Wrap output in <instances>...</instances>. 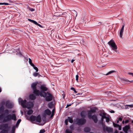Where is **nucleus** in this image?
Instances as JSON below:
<instances>
[{
    "label": "nucleus",
    "instance_id": "obj_1",
    "mask_svg": "<svg viewBox=\"0 0 133 133\" xmlns=\"http://www.w3.org/2000/svg\"><path fill=\"white\" fill-rule=\"evenodd\" d=\"M18 101L19 103L21 104L23 108H26L28 109H30L27 111V113L28 115H30L32 113L33 111L31 109L33 107V102H29L26 103L27 101L26 99L23 100L21 98H18Z\"/></svg>",
    "mask_w": 133,
    "mask_h": 133
},
{
    "label": "nucleus",
    "instance_id": "obj_2",
    "mask_svg": "<svg viewBox=\"0 0 133 133\" xmlns=\"http://www.w3.org/2000/svg\"><path fill=\"white\" fill-rule=\"evenodd\" d=\"M38 83V82L34 83V94H35L37 96L40 95L41 97H45L46 96V94L45 92L40 91L39 90H36V86Z\"/></svg>",
    "mask_w": 133,
    "mask_h": 133
},
{
    "label": "nucleus",
    "instance_id": "obj_3",
    "mask_svg": "<svg viewBox=\"0 0 133 133\" xmlns=\"http://www.w3.org/2000/svg\"><path fill=\"white\" fill-rule=\"evenodd\" d=\"M6 116L5 118L3 120V122L6 123L10 121L11 120H13L14 121L17 120L15 114H13L12 115L9 114H6Z\"/></svg>",
    "mask_w": 133,
    "mask_h": 133
},
{
    "label": "nucleus",
    "instance_id": "obj_4",
    "mask_svg": "<svg viewBox=\"0 0 133 133\" xmlns=\"http://www.w3.org/2000/svg\"><path fill=\"white\" fill-rule=\"evenodd\" d=\"M8 123H5L0 125V129L2 130L0 133H8L9 127Z\"/></svg>",
    "mask_w": 133,
    "mask_h": 133
},
{
    "label": "nucleus",
    "instance_id": "obj_5",
    "mask_svg": "<svg viewBox=\"0 0 133 133\" xmlns=\"http://www.w3.org/2000/svg\"><path fill=\"white\" fill-rule=\"evenodd\" d=\"M76 124L78 125H82L84 124L86 122V119L83 118H81L79 119L77 118L74 121Z\"/></svg>",
    "mask_w": 133,
    "mask_h": 133
},
{
    "label": "nucleus",
    "instance_id": "obj_6",
    "mask_svg": "<svg viewBox=\"0 0 133 133\" xmlns=\"http://www.w3.org/2000/svg\"><path fill=\"white\" fill-rule=\"evenodd\" d=\"M108 44L112 47L113 50L116 51V50L117 49V47L113 40H111L108 42Z\"/></svg>",
    "mask_w": 133,
    "mask_h": 133
},
{
    "label": "nucleus",
    "instance_id": "obj_7",
    "mask_svg": "<svg viewBox=\"0 0 133 133\" xmlns=\"http://www.w3.org/2000/svg\"><path fill=\"white\" fill-rule=\"evenodd\" d=\"M46 96L45 97V100L47 101H51L52 99L53 96L52 95L48 92H46Z\"/></svg>",
    "mask_w": 133,
    "mask_h": 133
},
{
    "label": "nucleus",
    "instance_id": "obj_8",
    "mask_svg": "<svg viewBox=\"0 0 133 133\" xmlns=\"http://www.w3.org/2000/svg\"><path fill=\"white\" fill-rule=\"evenodd\" d=\"M103 129L104 132L106 131L108 132H112L113 131V129L112 128L110 127H108L106 126L105 125L103 126Z\"/></svg>",
    "mask_w": 133,
    "mask_h": 133
},
{
    "label": "nucleus",
    "instance_id": "obj_9",
    "mask_svg": "<svg viewBox=\"0 0 133 133\" xmlns=\"http://www.w3.org/2000/svg\"><path fill=\"white\" fill-rule=\"evenodd\" d=\"M9 113V111L7 109H6L4 111V112L3 113H1L0 115V120H1L3 118L4 119V115L6 114H8Z\"/></svg>",
    "mask_w": 133,
    "mask_h": 133
},
{
    "label": "nucleus",
    "instance_id": "obj_10",
    "mask_svg": "<svg viewBox=\"0 0 133 133\" xmlns=\"http://www.w3.org/2000/svg\"><path fill=\"white\" fill-rule=\"evenodd\" d=\"M5 106L7 108L11 109L13 107V105L11 103L9 102L6 101L5 104Z\"/></svg>",
    "mask_w": 133,
    "mask_h": 133
},
{
    "label": "nucleus",
    "instance_id": "obj_11",
    "mask_svg": "<svg viewBox=\"0 0 133 133\" xmlns=\"http://www.w3.org/2000/svg\"><path fill=\"white\" fill-rule=\"evenodd\" d=\"M90 118H91L92 119L94 123H96L98 121V119L97 118V116L94 114Z\"/></svg>",
    "mask_w": 133,
    "mask_h": 133
},
{
    "label": "nucleus",
    "instance_id": "obj_12",
    "mask_svg": "<svg viewBox=\"0 0 133 133\" xmlns=\"http://www.w3.org/2000/svg\"><path fill=\"white\" fill-rule=\"evenodd\" d=\"M130 129V126L129 125H126L123 128V129L125 133H128V131Z\"/></svg>",
    "mask_w": 133,
    "mask_h": 133
},
{
    "label": "nucleus",
    "instance_id": "obj_13",
    "mask_svg": "<svg viewBox=\"0 0 133 133\" xmlns=\"http://www.w3.org/2000/svg\"><path fill=\"white\" fill-rule=\"evenodd\" d=\"M125 26V24H123L122 25V27L121 29L119 32V36L120 38H122L123 35V33L124 30V29Z\"/></svg>",
    "mask_w": 133,
    "mask_h": 133
},
{
    "label": "nucleus",
    "instance_id": "obj_14",
    "mask_svg": "<svg viewBox=\"0 0 133 133\" xmlns=\"http://www.w3.org/2000/svg\"><path fill=\"white\" fill-rule=\"evenodd\" d=\"M99 115L102 117V118L103 119L106 118H107V117L106 116V113L103 111V112H101L100 114H99Z\"/></svg>",
    "mask_w": 133,
    "mask_h": 133
},
{
    "label": "nucleus",
    "instance_id": "obj_15",
    "mask_svg": "<svg viewBox=\"0 0 133 133\" xmlns=\"http://www.w3.org/2000/svg\"><path fill=\"white\" fill-rule=\"evenodd\" d=\"M40 89L42 90L41 91L44 92L47 91L48 89V88L44 85H41Z\"/></svg>",
    "mask_w": 133,
    "mask_h": 133
},
{
    "label": "nucleus",
    "instance_id": "obj_16",
    "mask_svg": "<svg viewBox=\"0 0 133 133\" xmlns=\"http://www.w3.org/2000/svg\"><path fill=\"white\" fill-rule=\"evenodd\" d=\"M44 114L48 115H50L51 114V111L48 109L45 110L44 111Z\"/></svg>",
    "mask_w": 133,
    "mask_h": 133
},
{
    "label": "nucleus",
    "instance_id": "obj_17",
    "mask_svg": "<svg viewBox=\"0 0 133 133\" xmlns=\"http://www.w3.org/2000/svg\"><path fill=\"white\" fill-rule=\"evenodd\" d=\"M26 119L31 121V123H33V115H32L30 117H27Z\"/></svg>",
    "mask_w": 133,
    "mask_h": 133
},
{
    "label": "nucleus",
    "instance_id": "obj_18",
    "mask_svg": "<svg viewBox=\"0 0 133 133\" xmlns=\"http://www.w3.org/2000/svg\"><path fill=\"white\" fill-rule=\"evenodd\" d=\"M34 76L35 77H38L39 78L40 77H42V76L40 74L39 72H34Z\"/></svg>",
    "mask_w": 133,
    "mask_h": 133
},
{
    "label": "nucleus",
    "instance_id": "obj_19",
    "mask_svg": "<svg viewBox=\"0 0 133 133\" xmlns=\"http://www.w3.org/2000/svg\"><path fill=\"white\" fill-rule=\"evenodd\" d=\"M133 108V104L131 105H126L125 106V108L126 109H128L130 108Z\"/></svg>",
    "mask_w": 133,
    "mask_h": 133
},
{
    "label": "nucleus",
    "instance_id": "obj_20",
    "mask_svg": "<svg viewBox=\"0 0 133 133\" xmlns=\"http://www.w3.org/2000/svg\"><path fill=\"white\" fill-rule=\"evenodd\" d=\"M98 109L96 107H94L91 109L90 110L91 112L92 113L96 112V110Z\"/></svg>",
    "mask_w": 133,
    "mask_h": 133
},
{
    "label": "nucleus",
    "instance_id": "obj_21",
    "mask_svg": "<svg viewBox=\"0 0 133 133\" xmlns=\"http://www.w3.org/2000/svg\"><path fill=\"white\" fill-rule=\"evenodd\" d=\"M72 15L76 17L77 16V12L74 10L72 11Z\"/></svg>",
    "mask_w": 133,
    "mask_h": 133
},
{
    "label": "nucleus",
    "instance_id": "obj_22",
    "mask_svg": "<svg viewBox=\"0 0 133 133\" xmlns=\"http://www.w3.org/2000/svg\"><path fill=\"white\" fill-rule=\"evenodd\" d=\"M90 130V128L88 127H86L84 129V131L86 132H89Z\"/></svg>",
    "mask_w": 133,
    "mask_h": 133
},
{
    "label": "nucleus",
    "instance_id": "obj_23",
    "mask_svg": "<svg viewBox=\"0 0 133 133\" xmlns=\"http://www.w3.org/2000/svg\"><path fill=\"white\" fill-rule=\"evenodd\" d=\"M4 107L3 106H2L0 107V113H3V112H4Z\"/></svg>",
    "mask_w": 133,
    "mask_h": 133
},
{
    "label": "nucleus",
    "instance_id": "obj_24",
    "mask_svg": "<svg viewBox=\"0 0 133 133\" xmlns=\"http://www.w3.org/2000/svg\"><path fill=\"white\" fill-rule=\"evenodd\" d=\"M88 117L89 118H91V117L92 116V113L91 111L90 110H88Z\"/></svg>",
    "mask_w": 133,
    "mask_h": 133
},
{
    "label": "nucleus",
    "instance_id": "obj_25",
    "mask_svg": "<svg viewBox=\"0 0 133 133\" xmlns=\"http://www.w3.org/2000/svg\"><path fill=\"white\" fill-rule=\"evenodd\" d=\"M68 121L69 122L71 123H72L73 122V120L72 117H68Z\"/></svg>",
    "mask_w": 133,
    "mask_h": 133
},
{
    "label": "nucleus",
    "instance_id": "obj_26",
    "mask_svg": "<svg viewBox=\"0 0 133 133\" xmlns=\"http://www.w3.org/2000/svg\"><path fill=\"white\" fill-rule=\"evenodd\" d=\"M29 98L30 100H33V92L29 95Z\"/></svg>",
    "mask_w": 133,
    "mask_h": 133
},
{
    "label": "nucleus",
    "instance_id": "obj_27",
    "mask_svg": "<svg viewBox=\"0 0 133 133\" xmlns=\"http://www.w3.org/2000/svg\"><path fill=\"white\" fill-rule=\"evenodd\" d=\"M81 115L82 117L84 118L85 117V112L84 111H82L81 112Z\"/></svg>",
    "mask_w": 133,
    "mask_h": 133
},
{
    "label": "nucleus",
    "instance_id": "obj_28",
    "mask_svg": "<svg viewBox=\"0 0 133 133\" xmlns=\"http://www.w3.org/2000/svg\"><path fill=\"white\" fill-rule=\"evenodd\" d=\"M34 24H35L36 25V26H38L40 28H43L42 26L41 25L38 24L36 21L34 20Z\"/></svg>",
    "mask_w": 133,
    "mask_h": 133
},
{
    "label": "nucleus",
    "instance_id": "obj_29",
    "mask_svg": "<svg viewBox=\"0 0 133 133\" xmlns=\"http://www.w3.org/2000/svg\"><path fill=\"white\" fill-rule=\"evenodd\" d=\"M16 126L15 125L13 126L12 128L11 133H14L15 131Z\"/></svg>",
    "mask_w": 133,
    "mask_h": 133
},
{
    "label": "nucleus",
    "instance_id": "obj_30",
    "mask_svg": "<svg viewBox=\"0 0 133 133\" xmlns=\"http://www.w3.org/2000/svg\"><path fill=\"white\" fill-rule=\"evenodd\" d=\"M48 107L49 108H52L53 107V103L52 102H51L49 103L48 104Z\"/></svg>",
    "mask_w": 133,
    "mask_h": 133
},
{
    "label": "nucleus",
    "instance_id": "obj_31",
    "mask_svg": "<svg viewBox=\"0 0 133 133\" xmlns=\"http://www.w3.org/2000/svg\"><path fill=\"white\" fill-rule=\"evenodd\" d=\"M21 119H19L17 121V123L16 124V127H18V126L19 125L21 121Z\"/></svg>",
    "mask_w": 133,
    "mask_h": 133
},
{
    "label": "nucleus",
    "instance_id": "obj_32",
    "mask_svg": "<svg viewBox=\"0 0 133 133\" xmlns=\"http://www.w3.org/2000/svg\"><path fill=\"white\" fill-rule=\"evenodd\" d=\"M66 133H72V131L68 129H66L65 130Z\"/></svg>",
    "mask_w": 133,
    "mask_h": 133
},
{
    "label": "nucleus",
    "instance_id": "obj_33",
    "mask_svg": "<svg viewBox=\"0 0 133 133\" xmlns=\"http://www.w3.org/2000/svg\"><path fill=\"white\" fill-rule=\"evenodd\" d=\"M29 62L30 64L33 67V64L32 63V61L31 59L29 58Z\"/></svg>",
    "mask_w": 133,
    "mask_h": 133
},
{
    "label": "nucleus",
    "instance_id": "obj_34",
    "mask_svg": "<svg viewBox=\"0 0 133 133\" xmlns=\"http://www.w3.org/2000/svg\"><path fill=\"white\" fill-rule=\"evenodd\" d=\"M41 118L38 116L36 118V120L38 122L40 123L41 122Z\"/></svg>",
    "mask_w": 133,
    "mask_h": 133
},
{
    "label": "nucleus",
    "instance_id": "obj_35",
    "mask_svg": "<svg viewBox=\"0 0 133 133\" xmlns=\"http://www.w3.org/2000/svg\"><path fill=\"white\" fill-rule=\"evenodd\" d=\"M104 119H103L102 118H101V122L99 123L100 124H102V126L105 125L104 124L103 122Z\"/></svg>",
    "mask_w": 133,
    "mask_h": 133
},
{
    "label": "nucleus",
    "instance_id": "obj_36",
    "mask_svg": "<svg viewBox=\"0 0 133 133\" xmlns=\"http://www.w3.org/2000/svg\"><path fill=\"white\" fill-rule=\"evenodd\" d=\"M34 69L35 70V72H38L39 71L38 68L35 66L34 65Z\"/></svg>",
    "mask_w": 133,
    "mask_h": 133
},
{
    "label": "nucleus",
    "instance_id": "obj_37",
    "mask_svg": "<svg viewBox=\"0 0 133 133\" xmlns=\"http://www.w3.org/2000/svg\"><path fill=\"white\" fill-rule=\"evenodd\" d=\"M123 80L124 81V82L126 83H128L129 82H130V81L127 79H123Z\"/></svg>",
    "mask_w": 133,
    "mask_h": 133
},
{
    "label": "nucleus",
    "instance_id": "obj_38",
    "mask_svg": "<svg viewBox=\"0 0 133 133\" xmlns=\"http://www.w3.org/2000/svg\"><path fill=\"white\" fill-rule=\"evenodd\" d=\"M10 4L6 3H0V5H8Z\"/></svg>",
    "mask_w": 133,
    "mask_h": 133
},
{
    "label": "nucleus",
    "instance_id": "obj_39",
    "mask_svg": "<svg viewBox=\"0 0 133 133\" xmlns=\"http://www.w3.org/2000/svg\"><path fill=\"white\" fill-rule=\"evenodd\" d=\"M115 71L112 70V71H111L109 72L107 74H105L106 75H108L111 73H114L115 72Z\"/></svg>",
    "mask_w": 133,
    "mask_h": 133
},
{
    "label": "nucleus",
    "instance_id": "obj_40",
    "mask_svg": "<svg viewBox=\"0 0 133 133\" xmlns=\"http://www.w3.org/2000/svg\"><path fill=\"white\" fill-rule=\"evenodd\" d=\"M70 130L72 131L74 130V127L73 125H72L70 127Z\"/></svg>",
    "mask_w": 133,
    "mask_h": 133
},
{
    "label": "nucleus",
    "instance_id": "obj_41",
    "mask_svg": "<svg viewBox=\"0 0 133 133\" xmlns=\"http://www.w3.org/2000/svg\"><path fill=\"white\" fill-rule=\"evenodd\" d=\"M113 125L115 127L117 128L119 126V125L115 123L114 122L113 123Z\"/></svg>",
    "mask_w": 133,
    "mask_h": 133
},
{
    "label": "nucleus",
    "instance_id": "obj_42",
    "mask_svg": "<svg viewBox=\"0 0 133 133\" xmlns=\"http://www.w3.org/2000/svg\"><path fill=\"white\" fill-rule=\"evenodd\" d=\"M46 114L44 113L43 115V119L44 121H45L46 120Z\"/></svg>",
    "mask_w": 133,
    "mask_h": 133
},
{
    "label": "nucleus",
    "instance_id": "obj_43",
    "mask_svg": "<svg viewBox=\"0 0 133 133\" xmlns=\"http://www.w3.org/2000/svg\"><path fill=\"white\" fill-rule=\"evenodd\" d=\"M45 132V130L44 129H41L40 130L39 133H44Z\"/></svg>",
    "mask_w": 133,
    "mask_h": 133
},
{
    "label": "nucleus",
    "instance_id": "obj_44",
    "mask_svg": "<svg viewBox=\"0 0 133 133\" xmlns=\"http://www.w3.org/2000/svg\"><path fill=\"white\" fill-rule=\"evenodd\" d=\"M71 89L73 90L75 93H77V92L75 90V89L74 88L72 87L71 88Z\"/></svg>",
    "mask_w": 133,
    "mask_h": 133
},
{
    "label": "nucleus",
    "instance_id": "obj_45",
    "mask_svg": "<svg viewBox=\"0 0 133 133\" xmlns=\"http://www.w3.org/2000/svg\"><path fill=\"white\" fill-rule=\"evenodd\" d=\"M78 77H79V76L78 75H76V81H77V82H78Z\"/></svg>",
    "mask_w": 133,
    "mask_h": 133
},
{
    "label": "nucleus",
    "instance_id": "obj_46",
    "mask_svg": "<svg viewBox=\"0 0 133 133\" xmlns=\"http://www.w3.org/2000/svg\"><path fill=\"white\" fill-rule=\"evenodd\" d=\"M68 119H66L65 121V123L66 125H68Z\"/></svg>",
    "mask_w": 133,
    "mask_h": 133
},
{
    "label": "nucleus",
    "instance_id": "obj_47",
    "mask_svg": "<svg viewBox=\"0 0 133 133\" xmlns=\"http://www.w3.org/2000/svg\"><path fill=\"white\" fill-rule=\"evenodd\" d=\"M106 122L107 123L109 122L110 121L109 118L108 117H107V118H106Z\"/></svg>",
    "mask_w": 133,
    "mask_h": 133
},
{
    "label": "nucleus",
    "instance_id": "obj_48",
    "mask_svg": "<svg viewBox=\"0 0 133 133\" xmlns=\"http://www.w3.org/2000/svg\"><path fill=\"white\" fill-rule=\"evenodd\" d=\"M31 11H33V9L31 8L30 7H29L28 8Z\"/></svg>",
    "mask_w": 133,
    "mask_h": 133
},
{
    "label": "nucleus",
    "instance_id": "obj_49",
    "mask_svg": "<svg viewBox=\"0 0 133 133\" xmlns=\"http://www.w3.org/2000/svg\"><path fill=\"white\" fill-rule=\"evenodd\" d=\"M54 110V109H53L52 111V114L51 115V117H52L54 115V114L53 113V111Z\"/></svg>",
    "mask_w": 133,
    "mask_h": 133
},
{
    "label": "nucleus",
    "instance_id": "obj_50",
    "mask_svg": "<svg viewBox=\"0 0 133 133\" xmlns=\"http://www.w3.org/2000/svg\"><path fill=\"white\" fill-rule=\"evenodd\" d=\"M128 74L129 75H131L132 76H133V73L131 72H128Z\"/></svg>",
    "mask_w": 133,
    "mask_h": 133
},
{
    "label": "nucleus",
    "instance_id": "obj_51",
    "mask_svg": "<svg viewBox=\"0 0 133 133\" xmlns=\"http://www.w3.org/2000/svg\"><path fill=\"white\" fill-rule=\"evenodd\" d=\"M122 118L121 117H119L118 118V120L119 121H122Z\"/></svg>",
    "mask_w": 133,
    "mask_h": 133
},
{
    "label": "nucleus",
    "instance_id": "obj_52",
    "mask_svg": "<svg viewBox=\"0 0 133 133\" xmlns=\"http://www.w3.org/2000/svg\"><path fill=\"white\" fill-rule=\"evenodd\" d=\"M28 20L29 21H30L32 23H33V20L31 19H28Z\"/></svg>",
    "mask_w": 133,
    "mask_h": 133
},
{
    "label": "nucleus",
    "instance_id": "obj_53",
    "mask_svg": "<svg viewBox=\"0 0 133 133\" xmlns=\"http://www.w3.org/2000/svg\"><path fill=\"white\" fill-rule=\"evenodd\" d=\"M118 127V129L119 130H121L122 128L121 126L119 125V126Z\"/></svg>",
    "mask_w": 133,
    "mask_h": 133
},
{
    "label": "nucleus",
    "instance_id": "obj_54",
    "mask_svg": "<svg viewBox=\"0 0 133 133\" xmlns=\"http://www.w3.org/2000/svg\"><path fill=\"white\" fill-rule=\"evenodd\" d=\"M31 87L32 89L33 90V83L31 84Z\"/></svg>",
    "mask_w": 133,
    "mask_h": 133
},
{
    "label": "nucleus",
    "instance_id": "obj_55",
    "mask_svg": "<svg viewBox=\"0 0 133 133\" xmlns=\"http://www.w3.org/2000/svg\"><path fill=\"white\" fill-rule=\"evenodd\" d=\"M71 104H67L66 108H67L71 106Z\"/></svg>",
    "mask_w": 133,
    "mask_h": 133
},
{
    "label": "nucleus",
    "instance_id": "obj_56",
    "mask_svg": "<svg viewBox=\"0 0 133 133\" xmlns=\"http://www.w3.org/2000/svg\"><path fill=\"white\" fill-rule=\"evenodd\" d=\"M110 112L111 113H114L115 112V111H114L113 110H111L110 111Z\"/></svg>",
    "mask_w": 133,
    "mask_h": 133
},
{
    "label": "nucleus",
    "instance_id": "obj_57",
    "mask_svg": "<svg viewBox=\"0 0 133 133\" xmlns=\"http://www.w3.org/2000/svg\"><path fill=\"white\" fill-rule=\"evenodd\" d=\"M129 122V121L128 120H127L125 121V123H128Z\"/></svg>",
    "mask_w": 133,
    "mask_h": 133
},
{
    "label": "nucleus",
    "instance_id": "obj_58",
    "mask_svg": "<svg viewBox=\"0 0 133 133\" xmlns=\"http://www.w3.org/2000/svg\"><path fill=\"white\" fill-rule=\"evenodd\" d=\"M74 59H72L71 61V63H72L74 61Z\"/></svg>",
    "mask_w": 133,
    "mask_h": 133
},
{
    "label": "nucleus",
    "instance_id": "obj_59",
    "mask_svg": "<svg viewBox=\"0 0 133 133\" xmlns=\"http://www.w3.org/2000/svg\"><path fill=\"white\" fill-rule=\"evenodd\" d=\"M9 2L10 3H12L13 2V1H11L10 0H9Z\"/></svg>",
    "mask_w": 133,
    "mask_h": 133
},
{
    "label": "nucleus",
    "instance_id": "obj_60",
    "mask_svg": "<svg viewBox=\"0 0 133 133\" xmlns=\"http://www.w3.org/2000/svg\"><path fill=\"white\" fill-rule=\"evenodd\" d=\"M1 104L2 105H3L4 104V102H2L1 103Z\"/></svg>",
    "mask_w": 133,
    "mask_h": 133
},
{
    "label": "nucleus",
    "instance_id": "obj_61",
    "mask_svg": "<svg viewBox=\"0 0 133 133\" xmlns=\"http://www.w3.org/2000/svg\"><path fill=\"white\" fill-rule=\"evenodd\" d=\"M114 133H118V132L117 131V130H116L115 131Z\"/></svg>",
    "mask_w": 133,
    "mask_h": 133
},
{
    "label": "nucleus",
    "instance_id": "obj_62",
    "mask_svg": "<svg viewBox=\"0 0 133 133\" xmlns=\"http://www.w3.org/2000/svg\"><path fill=\"white\" fill-rule=\"evenodd\" d=\"M34 121L36 119V117L34 116Z\"/></svg>",
    "mask_w": 133,
    "mask_h": 133
},
{
    "label": "nucleus",
    "instance_id": "obj_63",
    "mask_svg": "<svg viewBox=\"0 0 133 133\" xmlns=\"http://www.w3.org/2000/svg\"><path fill=\"white\" fill-rule=\"evenodd\" d=\"M119 120H118L117 121V123H119Z\"/></svg>",
    "mask_w": 133,
    "mask_h": 133
},
{
    "label": "nucleus",
    "instance_id": "obj_64",
    "mask_svg": "<svg viewBox=\"0 0 133 133\" xmlns=\"http://www.w3.org/2000/svg\"><path fill=\"white\" fill-rule=\"evenodd\" d=\"M25 59L26 60V61H28V59L27 58H25Z\"/></svg>",
    "mask_w": 133,
    "mask_h": 133
}]
</instances>
